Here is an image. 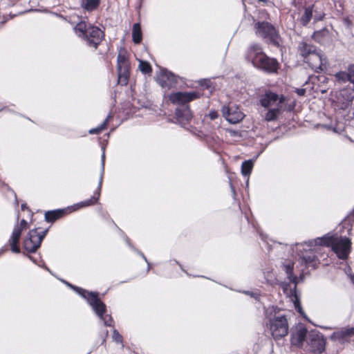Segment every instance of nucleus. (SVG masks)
I'll return each instance as SVG.
<instances>
[{
  "label": "nucleus",
  "mask_w": 354,
  "mask_h": 354,
  "mask_svg": "<svg viewBox=\"0 0 354 354\" xmlns=\"http://www.w3.org/2000/svg\"><path fill=\"white\" fill-rule=\"evenodd\" d=\"M246 59L252 65L266 73H276L279 68V62L274 59L267 56L259 44H254L250 46L246 55Z\"/></svg>",
  "instance_id": "f257e3e1"
},
{
  "label": "nucleus",
  "mask_w": 354,
  "mask_h": 354,
  "mask_svg": "<svg viewBox=\"0 0 354 354\" xmlns=\"http://www.w3.org/2000/svg\"><path fill=\"white\" fill-rule=\"evenodd\" d=\"M316 244L331 246L337 257L342 259H347L351 251V240L346 237L325 236L315 240Z\"/></svg>",
  "instance_id": "f03ea898"
},
{
  "label": "nucleus",
  "mask_w": 354,
  "mask_h": 354,
  "mask_svg": "<svg viewBox=\"0 0 354 354\" xmlns=\"http://www.w3.org/2000/svg\"><path fill=\"white\" fill-rule=\"evenodd\" d=\"M73 288L77 290V292L81 295L84 298L86 299L88 304L92 306L95 313L100 317L104 322V325L111 326L113 319L109 315L105 314L106 306L105 304L98 298L97 293L88 292L82 288L74 287L72 285H69Z\"/></svg>",
  "instance_id": "7ed1b4c3"
},
{
  "label": "nucleus",
  "mask_w": 354,
  "mask_h": 354,
  "mask_svg": "<svg viewBox=\"0 0 354 354\" xmlns=\"http://www.w3.org/2000/svg\"><path fill=\"white\" fill-rule=\"evenodd\" d=\"M256 35L266 39L268 44L276 47H279L281 44V39L275 28L266 21L257 22L254 24Z\"/></svg>",
  "instance_id": "20e7f679"
},
{
  "label": "nucleus",
  "mask_w": 354,
  "mask_h": 354,
  "mask_svg": "<svg viewBox=\"0 0 354 354\" xmlns=\"http://www.w3.org/2000/svg\"><path fill=\"white\" fill-rule=\"evenodd\" d=\"M270 330L274 339H280L287 335L288 332V324L286 317H275L270 319Z\"/></svg>",
  "instance_id": "39448f33"
},
{
  "label": "nucleus",
  "mask_w": 354,
  "mask_h": 354,
  "mask_svg": "<svg viewBox=\"0 0 354 354\" xmlns=\"http://www.w3.org/2000/svg\"><path fill=\"white\" fill-rule=\"evenodd\" d=\"M46 232L47 230H45L42 234H39L36 229L30 230L24 241V248L30 252H35L39 248Z\"/></svg>",
  "instance_id": "423d86ee"
},
{
  "label": "nucleus",
  "mask_w": 354,
  "mask_h": 354,
  "mask_svg": "<svg viewBox=\"0 0 354 354\" xmlns=\"http://www.w3.org/2000/svg\"><path fill=\"white\" fill-rule=\"evenodd\" d=\"M222 113L223 117L232 124L239 123L245 117L239 106L232 102L229 103L227 106H223Z\"/></svg>",
  "instance_id": "0eeeda50"
},
{
  "label": "nucleus",
  "mask_w": 354,
  "mask_h": 354,
  "mask_svg": "<svg viewBox=\"0 0 354 354\" xmlns=\"http://www.w3.org/2000/svg\"><path fill=\"white\" fill-rule=\"evenodd\" d=\"M317 9L318 4L317 3L304 8V13L300 18V23L302 26H306L313 17L315 21L323 19L324 14L322 12H318Z\"/></svg>",
  "instance_id": "6e6552de"
},
{
  "label": "nucleus",
  "mask_w": 354,
  "mask_h": 354,
  "mask_svg": "<svg viewBox=\"0 0 354 354\" xmlns=\"http://www.w3.org/2000/svg\"><path fill=\"white\" fill-rule=\"evenodd\" d=\"M305 62L316 73L322 71L326 68L327 62L324 58L320 52H315L308 57Z\"/></svg>",
  "instance_id": "1a4fd4ad"
},
{
  "label": "nucleus",
  "mask_w": 354,
  "mask_h": 354,
  "mask_svg": "<svg viewBox=\"0 0 354 354\" xmlns=\"http://www.w3.org/2000/svg\"><path fill=\"white\" fill-rule=\"evenodd\" d=\"M103 31L97 27L89 26L87 30V35L84 38L86 40L88 44L96 48L104 37Z\"/></svg>",
  "instance_id": "9d476101"
},
{
  "label": "nucleus",
  "mask_w": 354,
  "mask_h": 354,
  "mask_svg": "<svg viewBox=\"0 0 354 354\" xmlns=\"http://www.w3.org/2000/svg\"><path fill=\"white\" fill-rule=\"evenodd\" d=\"M198 97L196 92H177L171 93L169 100L174 104H184Z\"/></svg>",
  "instance_id": "9b49d317"
},
{
  "label": "nucleus",
  "mask_w": 354,
  "mask_h": 354,
  "mask_svg": "<svg viewBox=\"0 0 354 354\" xmlns=\"http://www.w3.org/2000/svg\"><path fill=\"white\" fill-rule=\"evenodd\" d=\"M279 101L277 105H281L286 102V97L281 95L280 97L277 94L272 91H267L260 97V103L263 107H268Z\"/></svg>",
  "instance_id": "f8f14e48"
},
{
  "label": "nucleus",
  "mask_w": 354,
  "mask_h": 354,
  "mask_svg": "<svg viewBox=\"0 0 354 354\" xmlns=\"http://www.w3.org/2000/svg\"><path fill=\"white\" fill-rule=\"evenodd\" d=\"M338 99L342 102V109H348L354 99V86L341 90Z\"/></svg>",
  "instance_id": "ddd939ff"
},
{
  "label": "nucleus",
  "mask_w": 354,
  "mask_h": 354,
  "mask_svg": "<svg viewBox=\"0 0 354 354\" xmlns=\"http://www.w3.org/2000/svg\"><path fill=\"white\" fill-rule=\"evenodd\" d=\"M177 82L176 77L168 71H162L158 78V83L161 86L167 89L174 87Z\"/></svg>",
  "instance_id": "4468645a"
},
{
  "label": "nucleus",
  "mask_w": 354,
  "mask_h": 354,
  "mask_svg": "<svg viewBox=\"0 0 354 354\" xmlns=\"http://www.w3.org/2000/svg\"><path fill=\"white\" fill-rule=\"evenodd\" d=\"M129 62L118 63V83L127 85L129 77Z\"/></svg>",
  "instance_id": "2eb2a0df"
},
{
  "label": "nucleus",
  "mask_w": 354,
  "mask_h": 354,
  "mask_svg": "<svg viewBox=\"0 0 354 354\" xmlns=\"http://www.w3.org/2000/svg\"><path fill=\"white\" fill-rule=\"evenodd\" d=\"M104 161H105V154L104 152L102 156V173L100 175V182H99V185H98V187H97V192L96 193L97 196V197L93 196L87 201L81 202L79 204V205L80 207H87V206H89L91 205H94L97 202L100 194L101 187H102V178H103L102 175H103V172H104Z\"/></svg>",
  "instance_id": "dca6fc26"
},
{
  "label": "nucleus",
  "mask_w": 354,
  "mask_h": 354,
  "mask_svg": "<svg viewBox=\"0 0 354 354\" xmlns=\"http://www.w3.org/2000/svg\"><path fill=\"white\" fill-rule=\"evenodd\" d=\"M307 333L308 331L306 328L303 326H299L297 328L292 334V344L297 346H301L303 344V342L305 341Z\"/></svg>",
  "instance_id": "f3484780"
},
{
  "label": "nucleus",
  "mask_w": 354,
  "mask_h": 354,
  "mask_svg": "<svg viewBox=\"0 0 354 354\" xmlns=\"http://www.w3.org/2000/svg\"><path fill=\"white\" fill-rule=\"evenodd\" d=\"M354 335V328H342L333 333L331 338L335 341L343 344L348 341V339Z\"/></svg>",
  "instance_id": "a211bd4d"
},
{
  "label": "nucleus",
  "mask_w": 354,
  "mask_h": 354,
  "mask_svg": "<svg viewBox=\"0 0 354 354\" xmlns=\"http://www.w3.org/2000/svg\"><path fill=\"white\" fill-rule=\"evenodd\" d=\"M177 120L182 124H185L192 119V113L189 106L177 108L175 111Z\"/></svg>",
  "instance_id": "6ab92c4d"
},
{
  "label": "nucleus",
  "mask_w": 354,
  "mask_h": 354,
  "mask_svg": "<svg viewBox=\"0 0 354 354\" xmlns=\"http://www.w3.org/2000/svg\"><path fill=\"white\" fill-rule=\"evenodd\" d=\"M310 346L313 352L321 353L325 348V340L322 335H313L310 338Z\"/></svg>",
  "instance_id": "aec40b11"
},
{
  "label": "nucleus",
  "mask_w": 354,
  "mask_h": 354,
  "mask_svg": "<svg viewBox=\"0 0 354 354\" xmlns=\"http://www.w3.org/2000/svg\"><path fill=\"white\" fill-rule=\"evenodd\" d=\"M21 232L22 231L20 230L18 227H15L11 237L9 240L10 249L15 253H19L20 252V248L18 246V243L21 235Z\"/></svg>",
  "instance_id": "412c9836"
},
{
  "label": "nucleus",
  "mask_w": 354,
  "mask_h": 354,
  "mask_svg": "<svg viewBox=\"0 0 354 354\" xmlns=\"http://www.w3.org/2000/svg\"><path fill=\"white\" fill-rule=\"evenodd\" d=\"M298 50L300 55L304 58V60L306 59L308 57H310L311 54L317 51L315 46L308 44L305 41L299 43Z\"/></svg>",
  "instance_id": "4be33fe9"
},
{
  "label": "nucleus",
  "mask_w": 354,
  "mask_h": 354,
  "mask_svg": "<svg viewBox=\"0 0 354 354\" xmlns=\"http://www.w3.org/2000/svg\"><path fill=\"white\" fill-rule=\"evenodd\" d=\"M294 263L291 261L286 262L283 264V270L286 272L290 282L294 283V288H296V277L293 274Z\"/></svg>",
  "instance_id": "5701e85b"
},
{
  "label": "nucleus",
  "mask_w": 354,
  "mask_h": 354,
  "mask_svg": "<svg viewBox=\"0 0 354 354\" xmlns=\"http://www.w3.org/2000/svg\"><path fill=\"white\" fill-rule=\"evenodd\" d=\"M281 105H277V108L269 109L265 114V120L268 122L274 121L277 120L278 115L281 111Z\"/></svg>",
  "instance_id": "b1692460"
},
{
  "label": "nucleus",
  "mask_w": 354,
  "mask_h": 354,
  "mask_svg": "<svg viewBox=\"0 0 354 354\" xmlns=\"http://www.w3.org/2000/svg\"><path fill=\"white\" fill-rule=\"evenodd\" d=\"M101 0H81V6L87 11L95 10L100 5Z\"/></svg>",
  "instance_id": "393cba45"
},
{
  "label": "nucleus",
  "mask_w": 354,
  "mask_h": 354,
  "mask_svg": "<svg viewBox=\"0 0 354 354\" xmlns=\"http://www.w3.org/2000/svg\"><path fill=\"white\" fill-rule=\"evenodd\" d=\"M132 38L133 41L136 44H140L142 41V33L140 25L138 23L134 24L133 26Z\"/></svg>",
  "instance_id": "a878e982"
},
{
  "label": "nucleus",
  "mask_w": 354,
  "mask_h": 354,
  "mask_svg": "<svg viewBox=\"0 0 354 354\" xmlns=\"http://www.w3.org/2000/svg\"><path fill=\"white\" fill-rule=\"evenodd\" d=\"M62 214V210L48 211L45 213V219L47 222H53L59 218Z\"/></svg>",
  "instance_id": "bb28decb"
},
{
  "label": "nucleus",
  "mask_w": 354,
  "mask_h": 354,
  "mask_svg": "<svg viewBox=\"0 0 354 354\" xmlns=\"http://www.w3.org/2000/svg\"><path fill=\"white\" fill-rule=\"evenodd\" d=\"M88 29V27L84 21H80L75 27L76 34L83 38L86 36Z\"/></svg>",
  "instance_id": "cd10ccee"
},
{
  "label": "nucleus",
  "mask_w": 354,
  "mask_h": 354,
  "mask_svg": "<svg viewBox=\"0 0 354 354\" xmlns=\"http://www.w3.org/2000/svg\"><path fill=\"white\" fill-rule=\"evenodd\" d=\"M253 167V163L251 160H246L242 163L241 172L245 176L250 175Z\"/></svg>",
  "instance_id": "c85d7f7f"
},
{
  "label": "nucleus",
  "mask_w": 354,
  "mask_h": 354,
  "mask_svg": "<svg viewBox=\"0 0 354 354\" xmlns=\"http://www.w3.org/2000/svg\"><path fill=\"white\" fill-rule=\"evenodd\" d=\"M335 77L339 83H346V82H349V77L347 72L339 71L335 75Z\"/></svg>",
  "instance_id": "c756f323"
},
{
  "label": "nucleus",
  "mask_w": 354,
  "mask_h": 354,
  "mask_svg": "<svg viewBox=\"0 0 354 354\" xmlns=\"http://www.w3.org/2000/svg\"><path fill=\"white\" fill-rule=\"evenodd\" d=\"M139 68L143 73H149L151 72V65L147 62L145 61H140L139 64Z\"/></svg>",
  "instance_id": "7c9ffc66"
},
{
  "label": "nucleus",
  "mask_w": 354,
  "mask_h": 354,
  "mask_svg": "<svg viewBox=\"0 0 354 354\" xmlns=\"http://www.w3.org/2000/svg\"><path fill=\"white\" fill-rule=\"evenodd\" d=\"M108 119H109V116L106 118V119L104 120V122L100 127L89 130V133L97 134V133H100L102 130H104L105 129L107 122H108Z\"/></svg>",
  "instance_id": "2f4dec72"
},
{
  "label": "nucleus",
  "mask_w": 354,
  "mask_h": 354,
  "mask_svg": "<svg viewBox=\"0 0 354 354\" xmlns=\"http://www.w3.org/2000/svg\"><path fill=\"white\" fill-rule=\"evenodd\" d=\"M129 62L128 56L125 50H120L118 55V63Z\"/></svg>",
  "instance_id": "473e14b6"
},
{
  "label": "nucleus",
  "mask_w": 354,
  "mask_h": 354,
  "mask_svg": "<svg viewBox=\"0 0 354 354\" xmlns=\"http://www.w3.org/2000/svg\"><path fill=\"white\" fill-rule=\"evenodd\" d=\"M347 74L349 77V82L354 84V64L348 66Z\"/></svg>",
  "instance_id": "72a5a7b5"
},
{
  "label": "nucleus",
  "mask_w": 354,
  "mask_h": 354,
  "mask_svg": "<svg viewBox=\"0 0 354 354\" xmlns=\"http://www.w3.org/2000/svg\"><path fill=\"white\" fill-rule=\"evenodd\" d=\"M112 337L116 342L122 343V337L116 330H113Z\"/></svg>",
  "instance_id": "f704fd0d"
},
{
  "label": "nucleus",
  "mask_w": 354,
  "mask_h": 354,
  "mask_svg": "<svg viewBox=\"0 0 354 354\" xmlns=\"http://www.w3.org/2000/svg\"><path fill=\"white\" fill-rule=\"evenodd\" d=\"M28 223L25 219H22L19 225H16L15 227H18L20 230L23 231L27 228Z\"/></svg>",
  "instance_id": "c9c22d12"
},
{
  "label": "nucleus",
  "mask_w": 354,
  "mask_h": 354,
  "mask_svg": "<svg viewBox=\"0 0 354 354\" xmlns=\"http://www.w3.org/2000/svg\"><path fill=\"white\" fill-rule=\"evenodd\" d=\"M343 23L347 28H350L352 25V21L348 17L343 19Z\"/></svg>",
  "instance_id": "e433bc0d"
},
{
  "label": "nucleus",
  "mask_w": 354,
  "mask_h": 354,
  "mask_svg": "<svg viewBox=\"0 0 354 354\" xmlns=\"http://www.w3.org/2000/svg\"><path fill=\"white\" fill-rule=\"evenodd\" d=\"M295 91L297 93V95L299 96H304L306 93L305 88H297Z\"/></svg>",
  "instance_id": "4c0bfd02"
},
{
  "label": "nucleus",
  "mask_w": 354,
  "mask_h": 354,
  "mask_svg": "<svg viewBox=\"0 0 354 354\" xmlns=\"http://www.w3.org/2000/svg\"><path fill=\"white\" fill-rule=\"evenodd\" d=\"M209 115L212 120H214V119L217 118V117H218V113L216 111H212L209 113Z\"/></svg>",
  "instance_id": "58836bf2"
},
{
  "label": "nucleus",
  "mask_w": 354,
  "mask_h": 354,
  "mask_svg": "<svg viewBox=\"0 0 354 354\" xmlns=\"http://www.w3.org/2000/svg\"><path fill=\"white\" fill-rule=\"evenodd\" d=\"M288 286H290V283H285L282 284V287L284 289V292H286Z\"/></svg>",
  "instance_id": "ea45409f"
},
{
  "label": "nucleus",
  "mask_w": 354,
  "mask_h": 354,
  "mask_svg": "<svg viewBox=\"0 0 354 354\" xmlns=\"http://www.w3.org/2000/svg\"><path fill=\"white\" fill-rule=\"evenodd\" d=\"M320 92H321L322 93H326V92H327V88H322V89L321 88V89H320Z\"/></svg>",
  "instance_id": "a19ab883"
},
{
  "label": "nucleus",
  "mask_w": 354,
  "mask_h": 354,
  "mask_svg": "<svg viewBox=\"0 0 354 354\" xmlns=\"http://www.w3.org/2000/svg\"><path fill=\"white\" fill-rule=\"evenodd\" d=\"M321 78L323 79V82H325L328 81V78L324 77V76H322Z\"/></svg>",
  "instance_id": "79ce46f5"
},
{
  "label": "nucleus",
  "mask_w": 354,
  "mask_h": 354,
  "mask_svg": "<svg viewBox=\"0 0 354 354\" xmlns=\"http://www.w3.org/2000/svg\"><path fill=\"white\" fill-rule=\"evenodd\" d=\"M259 1L263 2L264 3H267L268 2V0H258Z\"/></svg>",
  "instance_id": "37998d69"
},
{
  "label": "nucleus",
  "mask_w": 354,
  "mask_h": 354,
  "mask_svg": "<svg viewBox=\"0 0 354 354\" xmlns=\"http://www.w3.org/2000/svg\"><path fill=\"white\" fill-rule=\"evenodd\" d=\"M25 207H26V205H25V204H22V205H21V209H25Z\"/></svg>",
  "instance_id": "c03bdc74"
},
{
  "label": "nucleus",
  "mask_w": 354,
  "mask_h": 354,
  "mask_svg": "<svg viewBox=\"0 0 354 354\" xmlns=\"http://www.w3.org/2000/svg\"><path fill=\"white\" fill-rule=\"evenodd\" d=\"M142 257H143V259L147 261V259H146L145 256L143 254H142Z\"/></svg>",
  "instance_id": "a18cd8bd"
}]
</instances>
